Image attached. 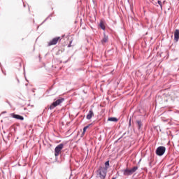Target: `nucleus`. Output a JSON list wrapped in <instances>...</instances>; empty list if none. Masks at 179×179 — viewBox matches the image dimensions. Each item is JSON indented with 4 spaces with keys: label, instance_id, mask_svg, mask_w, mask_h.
I'll use <instances>...</instances> for the list:
<instances>
[{
    "label": "nucleus",
    "instance_id": "obj_1",
    "mask_svg": "<svg viewBox=\"0 0 179 179\" xmlns=\"http://www.w3.org/2000/svg\"><path fill=\"white\" fill-rule=\"evenodd\" d=\"M96 176L101 179H104L107 176V169L104 166H99L96 171Z\"/></svg>",
    "mask_w": 179,
    "mask_h": 179
},
{
    "label": "nucleus",
    "instance_id": "obj_2",
    "mask_svg": "<svg viewBox=\"0 0 179 179\" xmlns=\"http://www.w3.org/2000/svg\"><path fill=\"white\" fill-rule=\"evenodd\" d=\"M138 169V166H134L131 169L127 168L126 169L122 170V173H123V176L128 177L129 176H132L134 173H136Z\"/></svg>",
    "mask_w": 179,
    "mask_h": 179
},
{
    "label": "nucleus",
    "instance_id": "obj_3",
    "mask_svg": "<svg viewBox=\"0 0 179 179\" xmlns=\"http://www.w3.org/2000/svg\"><path fill=\"white\" fill-rule=\"evenodd\" d=\"M64 101H65V99H64V98H61V99L56 100L55 101L52 103V104L49 107V109L54 110L55 108V107H58V106H61V104H62V103H64Z\"/></svg>",
    "mask_w": 179,
    "mask_h": 179
},
{
    "label": "nucleus",
    "instance_id": "obj_4",
    "mask_svg": "<svg viewBox=\"0 0 179 179\" xmlns=\"http://www.w3.org/2000/svg\"><path fill=\"white\" fill-rule=\"evenodd\" d=\"M155 153L157 156H163L166 153V147L159 146L156 149Z\"/></svg>",
    "mask_w": 179,
    "mask_h": 179
},
{
    "label": "nucleus",
    "instance_id": "obj_5",
    "mask_svg": "<svg viewBox=\"0 0 179 179\" xmlns=\"http://www.w3.org/2000/svg\"><path fill=\"white\" fill-rule=\"evenodd\" d=\"M64 149V143L59 144L55 148V156L57 157L59 156V153H61V150Z\"/></svg>",
    "mask_w": 179,
    "mask_h": 179
},
{
    "label": "nucleus",
    "instance_id": "obj_6",
    "mask_svg": "<svg viewBox=\"0 0 179 179\" xmlns=\"http://www.w3.org/2000/svg\"><path fill=\"white\" fill-rule=\"evenodd\" d=\"M59 40H61V37H55V38H54L52 40H51L48 43V45L49 46L55 45L56 44H57Z\"/></svg>",
    "mask_w": 179,
    "mask_h": 179
},
{
    "label": "nucleus",
    "instance_id": "obj_7",
    "mask_svg": "<svg viewBox=\"0 0 179 179\" xmlns=\"http://www.w3.org/2000/svg\"><path fill=\"white\" fill-rule=\"evenodd\" d=\"M10 116L13 118H15V120H20V121H23V120H24V117H23V116L20 115H16L15 113H11Z\"/></svg>",
    "mask_w": 179,
    "mask_h": 179
},
{
    "label": "nucleus",
    "instance_id": "obj_8",
    "mask_svg": "<svg viewBox=\"0 0 179 179\" xmlns=\"http://www.w3.org/2000/svg\"><path fill=\"white\" fill-rule=\"evenodd\" d=\"M94 117V113H93V110H90L87 115V120H92Z\"/></svg>",
    "mask_w": 179,
    "mask_h": 179
},
{
    "label": "nucleus",
    "instance_id": "obj_9",
    "mask_svg": "<svg viewBox=\"0 0 179 179\" xmlns=\"http://www.w3.org/2000/svg\"><path fill=\"white\" fill-rule=\"evenodd\" d=\"M174 40L176 42L179 40V29H176L174 31Z\"/></svg>",
    "mask_w": 179,
    "mask_h": 179
},
{
    "label": "nucleus",
    "instance_id": "obj_10",
    "mask_svg": "<svg viewBox=\"0 0 179 179\" xmlns=\"http://www.w3.org/2000/svg\"><path fill=\"white\" fill-rule=\"evenodd\" d=\"M108 41V36L106 35V34H103V38L101 40L102 44H106V43Z\"/></svg>",
    "mask_w": 179,
    "mask_h": 179
},
{
    "label": "nucleus",
    "instance_id": "obj_11",
    "mask_svg": "<svg viewBox=\"0 0 179 179\" xmlns=\"http://www.w3.org/2000/svg\"><path fill=\"white\" fill-rule=\"evenodd\" d=\"M137 127L138 130L142 129V127H143V124L141 120H136Z\"/></svg>",
    "mask_w": 179,
    "mask_h": 179
},
{
    "label": "nucleus",
    "instance_id": "obj_12",
    "mask_svg": "<svg viewBox=\"0 0 179 179\" xmlns=\"http://www.w3.org/2000/svg\"><path fill=\"white\" fill-rule=\"evenodd\" d=\"M99 26L102 30H106V24H104V22L100 21Z\"/></svg>",
    "mask_w": 179,
    "mask_h": 179
},
{
    "label": "nucleus",
    "instance_id": "obj_13",
    "mask_svg": "<svg viewBox=\"0 0 179 179\" xmlns=\"http://www.w3.org/2000/svg\"><path fill=\"white\" fill-rule=\"evenodd\" d=\"M92 125V124H90L87 126H85L84 128H83V131L82 133V136L85 135V134H86V131L87 130V128H89V127H90Z\"/></svg>",
    "mask_w": 179,
    "mask_h": 179
},
{
    "label": "nucleus",
    "instance_id": "obj_14",
    "mask_svg": "<svg viewBox=\"0 0 179 179\" xmlns=\"http://www.w3.org/2000/svg\"><path fill=\"white\" fill-rule=\"evenodd\" d=\"M108 121H112L113 122H117L118 119L117 117H108Z\"/></svg>",
    "mask_w": 179,
    "mask_h": 179
},
{
    "label": "nucleus",
    "instance_id": "obj_15",
    "mask_svg": "<svg viewBox=\"0 0 179 179\" xmlns=\"http://www.w3.org/2000/svg\"><path fill=\"white\" fill-rule=\"evenodd\" d=\"M108 167H110V161H107L105 163V166H103V168L106 169V170H108Z\"/></svg>",
    "mask_w": 179,
    "mask_h": 179
},
{
    "label": "nucleus",
    "instance_id": "obj_16",
    "mask_svg": "<svg viewBox=\"0 0 179 179\" xmlns=\"http://www.w3.org/2000/svg\"><path fill=\"white\" fill-rule=\"evenodd\" d=\"M157 3H158V5H159L161 9L162 10V9H163V4H162V1L159 0V1H157Z\"/></svg>",
    "mask_w": 179,
    "mask_h": 179
},
{
    "label": "nucleus",
    "instance_id": "obj_17",
    "mask_svg": "<svg viewBox=\"0 0 179 179\" xmlns=\"http://www.w3.org/2000/svg\"><path fill=\"white\" fill-rule=\"evenodd\" d=\"M71 44H72V41H70V43L69 44L68 47H72Z\"/></svg>",
    "mask_w": 179,
    "mask_h": 179
},
{
    "label": "nucleus",
    "instance_id": "obj_18",
    "mask_svg": "<svg viewBox=\"0 0 179 179\" xmlns=\"http://www.w3.org/2000/svg\"><path fill=\"white\" fill-rule=\"evenodd\" d=\"M149 166H150V167H152V162H149Z\"/></svg>",
    "mask_w": 179,
    "mask_h": 179
},
{
    "label": "nucleus",
    "instance_id": "obj_19",
    "mask_svg": "<svg viewBox=\"0 0 179 179\" xmlns=\"http://www.w3.org/2000/svg\"><path fill=\"white\" fill-rule=\"evenodd\" d=\"M129 125L131 127V119L129 120Z\"/></svg>",
    "mask_w": 179,
    "mask_h": 179
},
{
    "label": "nucleus",
    "instance_id": "obj_20",
    "mask_svg": "<svg viewBox=\"0 0 179 179\" xmlns=\"http://www.w3.org/2000/svg\"><path fill=\"white\" fill-rule=\"evenodd\" d=\"M6 103H8V104H9V106H10V102L7 101Z\"/></svg>",
    "mask_w": 179,
    "mask_h": 179
},
{
    "label": "nucleus",
    "instance_id": "obj_21",
    "mask_svg": "<svg viewBox=\"0 0 179 179\" xmlns=\"http://www.w3.org/2000/svg\"><path fill=\"white\" fill-rule=\"evenodd\" d=\"M2 114H6V111L2 112Z\"/></svg>",
    "mask_w": 179,
    "mask_h": 179
},
{
    "label": "nucleus",
    "instance_id": "obj_22",
    "mask_svg": "<svg viewBox=\"0 0 179 179\" xmlns=\"http://www.w3.org/2000/svg\"><path fill=\"white\" fill-rule=\"evenodd\" d=\"M112 179H117V178L116 177H113Z\"/></svg>",
    "mask_w": 179,
    "mask_h": 179
}]
</instances>
